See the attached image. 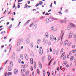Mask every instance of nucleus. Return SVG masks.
Returning <instances> with one entry per match:
<instances>
[{"mask_svg":"<svg viewBox=\"0 0 76 76\" xmlns=\"http://www.w3.org/2000/svg\"><path fill=\"white\" fill-rule=\"evenodd\" d=\"M11 74H12V73H11V72H9L8 73V76H10V75H11Z\"/></svg>","mask_w":76,"mask_h":76,"instance_id":"obj_40","label":"nucleus"},{"mask_svg":"<svg viewBox=\"0 0 76 76\" xmlns=\"http://www.w3.org/2000/svg\"><path fill=\"white\" fill-rule=\"evenodd\" d=\"M30 63L31 64H33V59L31 58L30 60Z\"/></svg>","mask_w":76,"mask_h":76,"instance_id":"obj_16","label":"nucleus"},{"mask_svg":"<svg viewBox=\"0 0 76 76\" xmlns=\"http://www.w3.org/2000/svg\"><path fill=\"white\" fill-rule=\"evenodd\" d=\"M76 42V39H74V42Z\"/></svg>","mask_w":76,"mask_h":76,"instance_id":"obj_55","label":"nucleus"},{"mask_svg":"<svg viewBox=\"0 0 76 76\" xmlns=\"http://www.w3.org/2000/svg\"><path fill=\"white\" fill-rule=\"evenodd\" d=\"M50 19L48 18H47L46 20V23H48L50 22Z\"/></svg>","mask_w":76,"mask_h":76,"instance_id":"obj_8","label":"nucleus"},{"mask_svg":"<svg viewBox=\"0 0 76 76\" xmlns=\"http://www.w3.org/2000/svg\"><path fill=\"white\" fill-rule=\"evenodd\" d=\"M29 39L26 40V43H27V44H28V43H29Z\"/></svg>","mask_w":76,"mask_h":76,"instance_id":"obj_35","label":"nucleus"},{"mask_svg":"<svg viewBox=\"0 0 76 76\" xmlns=\"http://www.w3.org/2000/svg\"><path fill=\"white\" fill-rule=\"evenodd\" d=\"M56 63V61H55L53 64V65H55Z\"/></svg>","mask_w":76,"mask_h":76,"instance_id":"obj_53","label":"nucleus"},{"mask_svg":"<svg viewBox=\"0 0 76 76\" xmlns=\"http://www.w3.org/2000/svg\"><path fill=\"white\" fill-rule=\"evenodd\" d=\"M30 46L31 48H32V47H33V43L31 42Z\"/></svg>","mask_w":76,"mask_h":76,"instance_id":"obj_22","label":"nucleus"},{"mask_svg":"<svg viewBox=\"0 0 76 76\" xmlns=\"http://www.w3.org/2000/svg\"><path fill=\"white\" fill-rule=\"evenodd\" d=\"M69 54L70 56H72V52L71 51L69 52Z\"/></svg>","mask_w":76,"mask_h":76,"instance_id":"obj_38","label":"nucleus"},{"mask_svg":"<svg viewBox=\"0 0 76 76\" xmlns=\"http://www.w3.org/2000/svg\"><path fill=\"white\" fill-rule=\"evenodd\" d=\"M61 22L63 23H66V21L65 20H62L61 21Z\"/></svg>","mask_w":76,"mask_h":76,"instance_id":"obj_31","label":"nucleus"},{"mask_svg":"<svg viewBox=\"0 0 76 76\" xmlns=\"http://www.w3.org/2000/svg\"><path fill=\"white\" fill-rule=\"evenodd\" d=\"M76 39V34H74V39Z\"/></svg>","mask_w":76,"mask_h":76,"instance_id":"obj_24","label":"nucleus"},{"mask_svg":"<svg viewBox=\"0 0 76 76\" xmlns=\"http://www.w3.org/2000/svg\"><path fill=\"white\" fill-rule=\"evenodd\" d=\"M67 42H68V41L67 40H65L64 42V45H66Z\"/></svg>","mask_w":76,"mask_h":76,"instance_id":"obj_9","label":"nucleus"},{"mask_svg":"<svg viewBox=\"0 0 76 76\" xmlns=\"http://www.w3.org/2000/svg\"><path fill=\"white\" fill-rule=\"evenodd\" d=\"M62 44H63V42H61V43H60V45H62Z\"/></svg>","mask_w":76,"mask_h":76,"instance_id":"obj_54","label":"nucleus"},{"mask_svg":"<svg viewBox=\"0 0 76 76\" xmlns=\"http://www.w3.org/2000/svg\"><path fill=\"white\" fill-rule=\"evenodd\" d=\"M33 76H34V72H33L32 73Z\"/></svg>","mask_w":76,"mask_h":76,"instance_id":"obj_59","label":"nucleus"},{"mask_svg":"<svg viewBox=\"0 0 76 76\" xmlns=\"http://www.w3.org/2000/svg\"><path fill=\"white\" fill-rule=\"evenodd\" d=\"M31 56H34V54H33V53H31Z\"/></svg>","mask_w":76,"mask_h":76,"instance_id":"obj_43","label":"nucleus"},{"mask_svg":"<svg viewBox=\"0 0 76 76\" xmlns=\"http://www.w3.org/2000/svg\"><path fill=\"white\" fill-rule=\"evenodd\" d=\"M34 69H36V63L34 62Z\"/></svg>","mask_w":76,"mask_h":76,"instance_id":"obj_17","label":"nucleus"},{"mask_svg":"<svg viewBox=\"0 0 76 76\" xmlns=\"http://www.w3.org/2000/svg\"><path fill=\"white\" fill-rule=\"evenodd\" d=\"M71 29V27L70 26H68L67 27V29L68 30H70Z\"/></svg>","mask_w":76,"mask_h":76,"instance_id":"obj_27","label":"nucleus"},{"mask_svg":"<svg viewBox=\"0 0 76 76\" xmlns=\"http://www.w3.org/2000/svg\"><path fill=\"white\" fill-rule=\"evenodd\" d=\"M72 36H73V34L72 33H69L68 36V38H72Z\"/></svg>","mask_w":76,"mask_h":76,"instance_id":"obj_3","label":"nucleus"},{"mask_svg":"<svg viewBox=\"0 0 76 76\" xmlns=\"http://www.w3.org/2000/svg\"><path fill=\"white\" fill-rule=\"evenodd\" d=\"M30 21H31V20H28V21L26 22V23H25V25H27V24H28V23H29V22H30Z\"/></svg>","mask_w":76,"mask_h":76,"instance_id":"obj_20","label":"nucleus"},{"mask_svg":"<svg viewBox=\"0 0 76 76\" xmlns=\"http://www.w3.org/2000/svg\"><path fill=\"white\" fill-rule=\"evenodd\" d=\"M17 7L18 8H20V5H18Z\"/></svg>","mask_w":76,"mask_h":76,"instance_id":"obj_57","label":"nucleus"},{"mask_svg":"<svg viewBox=\"0 0 76 76\" xmlns=\"http://www.w3.org/2000/svg\"><path fill=\"white\" fill-rule=\"evenodd\" d=\"M30 69L31 70V71H32L33 70V67L32 66H31V68H30Z\"/></svg>","mask_w":76,"mask_h":76,"instance_id":"obj_37","label":"nucleus"},{"mask_svg":"<svg viewBox=\"0 0 76 76\" xmlns=\"http://www.w3.org/2000/svg\"><path fill=\"white\" fill-rule=\"evenodd\" d=\"M29 75V71H27L26 73V76H28Z\"/></svg>","mask_w":76,"mask_h":76,"instance_id":"obj_12","label":"nucleus"},{"mask_svg":"<svg viewBox=\"0 0 76 76\" xmlns=\"http://www.w3.org/2000/svg\"><path fill=\"white\" fill-rule=\"evenodd\" d=\"M48 33H46L45 35V36L46 37V38H48Z\"/></svg>","mask_w":76,"mask_h":76,"instance_id":"obj_6","label":"nucleus"},{"mask_svg":"<svg viewBox=\"0 0 76 76\" xmlns=\"http://www.w3.org/2000/svg\"><path fill=\"white\" fill-rule=\"evenodd\" d=\"M11 20H12V21H13L14 20V19L13 18H12L11 19Z\"/></svg>","mask_w":76,"mask_h":76,"instance_id":"obj_47","label":"nucleus"},{"mask_svg":"<svg viewBox=\"0 0 76 76\" xmlns=\"http://www.w3.org/2000/svg\"><path fill=\"white\" fill-rule=\"evenodd\" d=\"M76 51V50L75 49V50H72L71 51V52L72 53H75Z\"/></svg>","mask_w":76,"mask_h":76,"instance_id":"obj_15","label":"nucleus"},{"mask_svg":"<svg viewBox=\"0 0 76 76\" xmlns=\"http://www.w3.org/2000/svg\"><path fill=\"white\" fill-rule=\"evenodd\" d=\"M39 4L40 5H42L43 4V2H42V1H39Z\"/></svg>","mask_w":76,"mask_h":76,"instance_id":"obj_14","label":"nucleus"},{"mask_svg":"<svg viewBox=\"0 0 76 76\" xmlns=\"http://www.w3.org/2000/svg\"><path fill=\"white\" fill-rule=\"evenodd\" d=\"M38 64H39V68H40V69H42V64H41V62H39Z\"/></svg>","mask_w":76,"mask_h":76,"instance_id":"obj_4","label":"nucleus"},{"mask_svg":"<svg viewBox=\"0 0 76 76\" xmlns=\"http://www.w3.org/2000/svg\"><path fill=\"white\" fill-rule=\"evenodd\" d=\"M30 4V1H28V4Z\"/></svg>","mask_w":76,"mask_h":76,"instance_id":"obj_56","label":"nucleus"},{"mask_svg":"<svg viewBox=\"0 0 76 76\" xmlns=\"http://www.w3.org/2000/svg\"><path fill=\"white\" fill-rule=\"evenodd\" d=\"M50 52H52V49H51V48H50Z\"/></svg>","mask_w":76,"mask_h":76,"instance_id":"obj_50","label":"nucleus"},{"mask_svg":"<svg viewBox=\"0 0 76 76\" xmlns=\"http://www.w3.org/2000/svg\"><path fill=\"white\" fill-rule=\"evenodd\" d=\"M43 74H45V71H44L43 72Z\"/></svg>","mask_w":76,"mask_h":76,"instance_id":"obj_58","label":"nucleus"},{"mask_svg":"<svg viewBox=\"0 0 76 76\" xmlns=\"http://www.w3.org/2000/svg\"><path fill=\"white\" fill-rule=\"evenodd\" d=\"M39 52L40 54H42L43 53V50L42 49V47H40L39 49Z\"/></svg>","mask_w":76,"mask_h":76,"instance_id":"obj_1","label":"nucleus"},{"mask_svg":"<svg viewBox=\"0 0 76 76\" xmlns=\"http://www.w3.org/2000/svg\"><path fill=\"white\" fill-rule=\"evenodd\" d=\"M66 56H64L63 58V60H64L66 59Z\"/></svg>","mask_w":76,"mask_h":76,"instance_id":"obj_29","label":"nucleus"},{"mask_svg":"<svg viewBox=\"0 0 76 76\" xmlns=\"http://www.w3.org/2000/svg\"><path fill=\"white\" fill-rule=\"evenodd\" d=\"M67 63V61H65L63 64V65L65 66V65H66Z\"/></svg>","mask_w":76,"mask_h":76,"instance_id":"obj_18","label":"nucleus"},{"mask_svg":"<svg viewBox=\"0 0 76 76\" xmlns=\"http://www.w3.org/2000/svg\"><path fill=\"white\" fill-rule=\"evenodd\" d=\"M45 15H49V14H48V13H46L45 14Z\"/></svg>","mask_w":76,"mask_h":76,"instance_id":"obj_51","label":"nucleus"},{"mask_svg":"<svg viewBox=\"0 0 76 76\" xmlns=\"http://www.w3.org/2000/svg\"><path fill=\"white\" fill-rule=\"evenodd\" d=\"M67 58H69V56L68 55H67Z\"/></svg>","mask_w":76,"mask_h":76,"instance_id":"obj_61","label":"nucleus"},{"mask_svg":"<svg viewBox=\"0 0 76 76\" xmlns=\"http://www.w3.org/2000/svg\"><path fill=\"white\" fill-rule=\"evenodd\" d=\"M75 45H73L72 46V48H75Z\"/></svg>","mask_w":76,"mask_h":76,"instance_id":"obj_36","label":"nucleus"},{"mask_svg":"<svg viewBox=\"0 0 76 76\" xmlns=\"http://www.w3.org/2000/svg\"><path fill=\"white\" fill-rule=\"evenodd\" d=\"M66 67H69V65H67L66 66Z\"/></svg>","mask_w":76,"mask_h":76,"instance_id":"obj_63","label":"nucleus"},{"mask_svg":"<svg viewBox=\"0 0 76 76\" xmlns=\"http://www.w3.org/2000/svg\"><path fill=\"white\" fill-rule=\"evenodd\" d=\"M22 67H23V68H26V67H27V66L26 65H23L22 66Z\"/></svg>","mask_w":76,"mask_h":76,"instance_id":"obj_23","label":"nucleus"},{"mask_svg":"<svg viewBox=\"0 0 76 76\" xmlns=\"http://www.w3.org/2000/svg\"><path fill=\"white\" fill-rule=\"evenodd\" d=\"M7 61H8L7 60L6 61V62H5V63H4L5 64H6V63H7Z\"/></svg>","mask_w":76,"mask_h":76,"instance_id":"obj_60","label":"nucleus"},{"mask_svg":"<svg viewBox=\"0 0 76 76\" xmlns=\"http://www.w3.org/2000/svg\"><path fill=\"white\" fill-rule=\"evenodd\" d=\"M65 54V52H64L63 54H62L61 57H63V56H64V55Z\"/></svg>","mask_w":76,"mask_h":76,"instance_id":"obj_28","label":"nucleus"},{"mask_svg":"<svg viewBox=\"0 0 76 76\" xmlns=\"http://www.w3.org/2000/svg\"><path fill=\"white\" fill-rule=\"evenodd\" d=\"M23 0H18V3H19V2H21L22 1H23Z\"/></svg>","mask_w":76,"mask_h":76,"instance_id":"obj_42","label":"nucleus"},{"mask_svg":"<svg viewBox=\"0 0 76 76\" xmlns=\"http://www.w3.org/2000/svg\"><path fill=\"white\" fill-rule=\"evenodd\" d=\"M41 41V40L39 39L37 41V43L38 44H39L40 43V42Z\"/></svg>","mask_w":76,"mask_h":76,"instance_id":"obj_32","label":"nucleus"},{"mask_svg":"<svg viewBox=\"0 0 76 76\" xmlns=\"http://www.w3.org/2000/svg\"><path fill=\"white\" fill-rule=\"evenodd\" d=\"M37 73L38 75H39V69H37Z\"/></svg>","mask_w":76,"mask_h":76,"instance_id":"obj_45","label":"nucleus"},{"mask_svg":"<svg viewBox=\"0 0 76 76\" xmlns=\"http://www.w3.org/2000/svg\"><path fill=\"white\" fill-rule=\"evenodd\" d=\"M53 54H54L56 53V50H53Z\"/></svg>","mask_w":76,"mask_h":76,"instance_id":"obj_30","label":"nucleus"},{"mask_svg":"<svg viewBox=\"0 0 76 76\" xmlns=\"http://www.w3.org/2000/svg\"><path fill=\"white\" fill-rule=\"evenodd\" d=\"M18 73V70L17 69L15 70V72H14V74L15 75H16L17 73Z\"/></svg>","mask_w":76,"mask_h":76,"instance_id":"obj_11","label":"nucleus"},{"mask_svg":"<svg viewBox=\"0 0 76 76\" xmlns=\"http://www.w3.org/2000/svg\"><path fill=\"white\" fill-rule=\"evenodd\" d=\"M51 56L49 55L48 56V60H50V59H51Z\"/></svg>","mask_w":76,"mask_h":76,"instance_id":"obj_25","label":"nucleus"},{"mask_svg":"<svg viewBox=\"0 0 76 76\" xmlns=\"http://www.w3.org/2000/svg\"><path fill=\"white\" fill-rule=\"evenodd\" d=\"M59 69H60V68L59 67H57L56 69L57 70V71H59Z\"/></svg>","mask_w":76,"mask_h":76,"instance_id":"obj_41","label":"nucleus"},{"mask_svg":"<svg viewBox=\"0 0 76 76\" xmlns=\"http://www.w3.org/2000/svg\"><path fill=\"white\" fill-rule=\"evenodd\" d=\"M42 61H44V58H42Z\"/></svg>","mask_w":76,"mask_h":76,"instance_id":"obj_62","label":"nucleus"},{"mask_svg":"<svg viewBox=\"0 0 76 76\" xmlns=\"http://www.w3.org/2000/svg\"><path fill=\"white\" fill-rule=\"evenodd\" d=\"M12 25L11 24V25L10 26V27L8 28V29H10V28H12Z\"/></svg>","mask_w":76,"mask_h":76,"instance_id":"obj_46","label":"nucleus"},{"mask_svg":"<svg viewBox=\"0 0 76 76\" xmlns=\"http://www.w3.org/2000/svg\"><path fill=\"white\" fill-rule=\"evenodd\" d=\"M4 47V45H2L1 46V48H3V47Z\"/></svg>","mask_w":76,"mask_h":76,"instance_id":"obj_64","label":"nucleus"},{"mask_svg":"<svg viewBox=\"0 0 76 76\" xmlns=\"http://www.w3.org/2000/svg\"><path fill=\"white\" fill-rule=\"evenodd\" d=\"M20 51V48L17 50V51Z\"/></svg>","mask_w":76,"mask_h":76,"instance_id":"obj_44","label":"nucleus"},{"mask_svg":"<svg viewBox=\"0 0 76 76\" xmlns=\"http://www.w3.org/2000/svg\"><path fill=\"white\" fill-rule=\"evenodd\" d=\"M73 59H74V57L73 56H72L70 58V60H71V61H72L73 60Z\"/></svg>","mask_w":76,"mask_h":76,"instance_id":"obj_19","label":"nucleus"},{"mask_svg":"<svg viewBox=\"0 0 76 76\" xmlns=\"http://www.w3.org/2000/svg\"><path fill=\"white\" fill-rule=\"evenodd\" d=\"M53 29H54V27H52L51 28L52 31H53Z\"/></svg>","mask_w":76,"mask_h":76,"instance_id":"obj_49","label":"nucleus"},{"mask_svg":"<svg viewBox=\"0 0 76 76\" xmlns=\"http://www.w3.org/2000/svg\"><path fill=\"white\" fill-rule=\"evenodd\" d=\"M11 70H12L11 68L10 67H9L8 69V71H11Z\"/></svg>","mask_w":76,"mask_h":76,"instance_id":"obj_33","label":"nucleus"},{"mask_svg":"<svg viewBox=\"0 0 76 76\" xmlns=\"http://www.w3.org/2000/svg\"><path fill=\"white\" fill-rule=\"evenodd\" d=\"M50 39L52 41H53L54 40V36H53V35H51L50 36Z\"/></svg>","mask_w":76,"mask_h":76,"instance_id":"obj_2","label":"nucleus"},{"mask_svg":"<svg viewBox=\"0 0 76 76\" xmlns=\"http://www.w3.org/2000/svg\"><path fill=\"white\" fill-rule=\"evenodd\" d=\"M25 58L26 60H28L29 59V56L26 54L25 55Z\"/></svg>","mask_w":76,"mask_h":76,"instance_id":"obj_5","label":"nucleus"},{"mask_svg":"<svg viewBox=\"0 0 76 76\" xmlns=\"http://www.w3.org/2000/svg\"><path fill=\"white\" fill-rule=\"evenodd\" d=\"M71 26L72 27V28H75V25L72 23L71 24Z\"/></svg>","mask_w":76,"mask_h":76,"instance_id":"obj_26","label":"nucleus"},{"mask_svg":"<svg viewBox=\"0 0 76 76\" xmlns=\"http://www.w3.org/2000/svg\"><path fill=\"white\" fill-rule=\"evenodd\" d=\"M20 41H21V40L20 39ZM20 44V42H18L17 43V45H16V47H18L19 45Z\"/></svg>","mask_w":76,"mask_h":76,"instance_id":"obj_7","label":"nucleus"},{"mask_svg":"<svg viewBox=\"0 0 76 76\" xmlns=\"http://www.w3.org/2000/svg\"><path fill=\"white\" fill-rule=\"evenodd\" d=\"M39 4H38L36 5L35 6H36V7H37V6H39Z\"/></svg>","mask_w":76,"mask_h":76,"instance_id":"obj_48","label":"nucleus"},{"mask_svg":"<svg viewBox=\"0 0 76 76\" xmlns=\"http://www.w3.org/2000/svg\"><path fill=\"white\" fill-rule=\"evenodd\" d=\"M15 53H13L12 56V59H13V60H14V59H15Z\"/></svg>","mask_w":76,"mask_h":76,"instance_id":"obj_10","label":"nucleus"},{"mask_svg":"<svg viewBox=\"0 0 76 76\" xmlns=\"http://www.w3.org/2000/svg\"><path fill=\"white\" fill-rule=\"evenodd\" d=\"M63 48L61 50L60 53L61 54L62 53H63Z\"/></svg>","mask_w":76,"mask_h":76,"instance_id":"obj_34","label":"nucleus"},{"mask_svg":"<svg viewBox=\"0 0 76 76\" xmlns=\"http://www.w3.org/2000/svg\"><path fill=\"white\" fill-rule=\"evenodd\" d=\"M21 72L22 73H24L25 72V69H22L21 70Z\"/></svg>","mask_w":76,"mask_h":76,"instance_id":"obj_21","label":"nucleus"},{"mask_svg":"<svg viewBox=\"0 0 76 76\" xmlns=\"http://www.w3.org/2000/svg\"><path fill=\"white\" fill-rule=\"evenodd\" d=\"M33 24H34L33 23H32L31 24H30V27H31L33 25Z\"/></svg>","mask_w":76,"mask_h":76,"instance_id":"obj_52","label":"nucleus"},{"mask_svg":"<svg viewBox=\"0 0 76 76\" xmlns=\"http://www.w3.org/2000/svg\"><path fill=\"white\" fill-rule=\"evenodd\" d=\"M20 58H22V59H23V55H21L20 56Z\"/></svg>","mask_w":76,"mask_h":76,"instance_id":"obj_39","label":"nucleus"},{"mask_svg":"<svg viewBox=\"0 0 76 76\" xmlns=\"http://www.w3.org/2000/svg\"><path fill=\"white\" fill-rule=\"evenodd\" d=\"M10 65L11 66V67H13V62H12V61H10Z\"/></svg>","mask_w":76,"mask_h":76,"instance_id":"obj_13","label":"nucleus"}]
</instances>
